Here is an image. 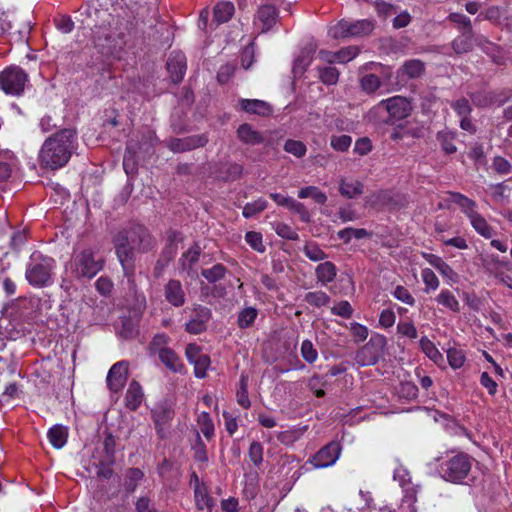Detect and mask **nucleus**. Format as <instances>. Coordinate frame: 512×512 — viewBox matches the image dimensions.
<instances>
[{"label":"nucleus","instance_id":"obj_1","mask_svg":"<svg viewBox=\"0 0 512 512\" xmlns=\"http://www.w3.org/2000/svg\"><path fill=\"white\" fill-rule=\"evenodd\" d=\"M78 146L77 132L64 128L49 136L39 151V163L42 167L56 170L65 166Z\"/></svg>","mask_w":512,"mask_h":512},{"label":"nucleus","instance_id":"obj_2","mask_svg":"<svg viewBox=\"0 0 512 512\" xmlns=\"http://www.w3.org/2000/svg\"><path fill=\"white\" fill-rule=\"evenodd\" d=\"M435 460L440 476L451 483H462L472 469L473 458L462 451H446Z\"/></svg>","mask_w":512,"mask_h":512},{"label":"nucleus","instance_id":"obj_3","mask_svg":"<svg viewBox=\"0 0 512 512\" xmlns=\"http://www.w3.org/2000/svg\"><path fill=\"white\" fill-rule=\"evenodd\" d=\"M56 261L40 252H33L26 265L25 278L35 288H43L52 284Z\"/></svg>","mask_w":512,"mask_h":512},{"label":"nucleus","instance_id":"obj_4","mask_svg":"<svg viewBox=\"0 0 512 512\" xmlns=\"http://www.w3.org/2000/svg\"><path fill=\"white\" fill-rule=\"evenodd\" d=\"M103 265L104 261L99 255L85 248L74 251L65 267L76 279L81 280L94 278L103 269Z\"/></svg>","mask_w":512,"mask_h":512},{"label":"nucleus","instance_id":"obj_5","mask_svg":"<svg viewBox=\"0 0 512 512\" xmlns=\"http://www.w3.org/2000/svg\"><path fill=\"white\" fill-rule=\"evenodd\" d=\"M374 28L372 21L363 19L357 21L341 20L330 27L328 33L334 39L347 37H363L369 35Z\"/></svg>","mask_w":512,"mask_h":512},{"label":"nucleus","instance_id":"obj_6","mask_svg":"<svg viewBox=\"0 0 512 512\" xmlns=\"http://www.w3.org/2000/svg\"><path fill=\"white\" fill-rule=\"evenodd\" d=\"M28 82L27 73L18 66H10L0 73V88L13 96L23 94Z\"/></svg>","mask_w":512,"mask_h":512},{"label":"nucleus","instance_id":"obj_7","mask_svg":"<svg viewBox=\"0 0 512 512\" xmlns=\"http://www.w3.org/2000/svg\"><path fill=\"white\" fill-rule=\"evenodd\" d=\"M387 344L383 335H372L369 341L357 351L355 361L360 366L375 365L383 354Z\"/></svg>","mask_w":512,"mask_h":512},{"label":"nucleus","instance_id":"obj_8","mask_svg":"<svg viewBox=\"0 0 512 512\" xmlns=\"http://www.w3.org/2000/svg\"><path fill=\"white\" fill-rule=\"evenodd\" d=\"M341 453V446L338 442L332 441L322 447L310 460L314 468H326L336 463Z\"/></svg>","mask_w":512,"mask_h":512},{"label":"nucleus","instance_id":"obj_9","mask_svg":"<svg viewBox=\"0 0 512 512\" xmlns=\"http://www.w3.org/2000/svg\"><path fill=\"white\" fill-rule=\"evenodd\" d=\"M211 318L212 312L208 307L195 305L190 320L185 324V331L189 334H200L207 329V324Z\"/></svg>","mask_w":512,"mask_h":512},{"label":"nucleus","instance_id":"obj_10","mask_svg":"<svg viewBox=\"0 0 512 512\" xmlns=\"http://www.w3.org/2000/svg\"><path fill=\"white\" fill-rule=\"evenodd\" d=\"M378 106L387 110L391 120H402L408 117L412 110L410 102L401 96L384 99Z\"/></svg>","mask_w":512,"mask_h":512},{"label":"nucleus","instance_id":"obj_11","mask_svg":"<svg viewBox=\"0 0 512 512\" xmlns=\"http://www.w3.org/2000/svg\"><path fill=\"white\" fill-rule=\"evenodd\" d=\"M207 143L206 134H198L184 138H171L167 141V147L174 153H182L204 147Z\"/></svg>","mask_w":512,"mask_h":512},{"label":"nucleus","instance_id":"obj_12","mask_svg":"<svg viewBox=\"0 0 512 512\" xmlns=\"http://www.w3.org/2000/svg\"><path fill=\"white\" fill-rule=\"evenodd\" d=\"M128 377V363L119 361L112 365L107 374V386L115 393H118L124 387Z\"/></svg>","mask_w":512,"mask_h":512},{"label":"nucleus","instance_id":"obj_13","mask_svg":"<svg viewBox=\"0 0 512 512\" xmlns=\"http://www.w3.org/2000/svg\"><path fill=\"white\" fill-rule=\"evenodd\" d=\"M187 69L186 56L181 51H172L167 60V70L174 83L183 80Z\"/></svg>","mask_w":512,"mask_h":512},{"label":"nucleus","instance_id":"obj_14","mask_svg":"<svg viewBox=\"0 0 512 512\" xmlns=\"http://www.w3.org/2000/svg\"><path fill=\"white\" fill-rule=\"evenodd\" d=\"M127 238L138 252H146L154 247V239L143 226L137 225L133 227L128 232Z\"/></svg>","mask_w":512,"mask_h":512},{"label":"nucleus","instance_id":"obj_15","mask_svg":"<svg viewBox=\"0 0 512 512\" xmlns=\"http://www.w3.org/2000/svg\"><path fill=\"white\" fill-rule=\"evenodd\" d=\"M136 251L130 240L126 237L125 241L116 247L117 257L122 265L124 275L131 278L134 275L133 255Z\"/></svg>","mask_w":512,"mask_h":512},{"label":"nucleus","instance_id":"obj_16","mask_svg":"<svg viewBox=\"0 0 512 512\" xmlns=\"http://www.w3.org/2000/svg\"><path fill=\"white\" fill-rule=\"evenodd\" d=\"M115 46L122 47L127 45L136 34L135 23L131 20H120L114 28Z\"/></svg>","mask_w":512,"mask_h":512},{"label":"nucleus","instance_id":"obj_17","mask_svg":"<svg viewBox=\"0 0 512 512\" xmlns=\"http://www.w3.org/2000/svg\"><path fill=\"white\" fill-rule=\"evenodd\" d=\"M166 301L174 307H181L185 304L186 295L179 280L170 279L164 286Z\"/></svg>","mask_w":512,"mask_h":512},{"label":"nucleus","instance_id":"obj_18","mask_svg":"<svg viewBox=\"0 0 512 512\" xmlns=\"http://www.w3.org/2000/svg\"><path fill=\"white\" fill-rule=\"evenodd\" d=\"M277 18L278 12L276 7L266 4L258 9L255 25L261 30V32H267L276 23Z\"/></svg>","mask_w":512,"mask_h":512},{"label":"nucleus","instance_id":"obj_19","mask_svg":"<svg viewBox=\"0 0 512 512\" xmlns=\"http://www.w3.org/2000/svg\"><path fill=\"white\" fill-rule=\"evenodd\" d=\"M144 400V392L140 383L132 380L125 393V406L131 411L137 410Z\"/></svg>","mask_w":512,"mask_h":512},{"label":"nucleus","instance_id":"obj_20","mask_svg":"<svg viewBox=\"0 0 512 512\" xmlns=\"http://www.w3.org/2000/svg\"><path fill=\"white\" fill-rule=\"evenodd\" d=\"M423 258L449 281L454 283L458 281L457 273L441 257L431 253H423Z\"/></svg>","mask_w":512,"mask_h":512},{"label":"nucleus","instance_id":"obj_21","mask_svg":"<svg viewBox=\"0 0 512 512\" xmlns=\"http://www.w3.org/2000/svg\"><path fill=\"white\" fill-rule=\"evenodd\" d=\"M364 185L362 182L352 178H341L339 181L340 194L348 199H353L363 193Z\"/></svg>","mask_w":512,"mask_h":512},{"label":"nucleus","instance_id":"obj_22","mask_svg":"<svg viewBox=\"0 0 512 512\" xmlns=\"http://www.w3.org/2000/svg\"><path fill=\"white\" fill-rule=\"evenodd\" d=\"M237 137L247 145H258L264 142L262 134L253 129L250 124H241L237 129Z\"/></svg>","mask_w":512,"mask_h":512},{"label":"nucleus","instance_id":"obj_23","mask_svg":"<svg viewBox=\"0 0 512 512\" xmlns=\"http://www.w3.org/2000/svg\"><path fill=\"white\" fill-rule=\"evenodd\" d=\"M242 110L249 114L265 116L271 113L270 105L258 99H241L239 101Z\"/></svg>","mask_w":512,"mask_h":512},{"label":"nucleus","instance_id":"obj_24","mask_svg":"<svg viewBox=\"0 0 512 512\" xmlns=\"http://www.w3.org/2000/svg\"><path fill=\"white\" fill-rule=\"evenodd\" d=\"M160 361L171 371L181 372L183 363L178 355L170 348H160L158 350Z\"/></svg>","mask_w":512,"mask_h":512},{"label":"nucleus","instance_id":"obj_25","mask_svg":"<svg viewBox=\"0 0 512 512\" xmlns=\"http://www.w3.org/2000/svg\"><path fill=\"white\" fill-rule=\"evenodd\" d=\"M235 11L234 4L229 1L218 2L213 9V21L217 25L226 23L231 19Z\"/></svg>","mask_w":512,"mask_h":512},{"label":"nucleus","instance_id":"obj_26","mask_svg":"<svg viewBox=\"0 0 512 512\" xmlns=\"http://www.w3.org/2000/svg\"><path fill=\"white\" fill-rule=\"evenodd\" d=\"M451 46L456 54H465L472 51L473 31H464L452 41Z\"/></svg>","mask_w":512,"mask_h":512},{"label":"nucleus","instance_id":"obj_27","mask_svg":"<svg viewBox=\"0 0 512 512\" xmlns=\"http://www.w3.org/2000/svg\"><path fill=\"white\" fill-rule=\"evenodd\" d=\"M315 274L317 280L321 282L322 285H326L335 279L337 269L332 262L325 261L316 267Z\"/></svg>","mask_w":512,"mask_h":512},{"label":"nucleus","instance_id":"obj_28","mask_svg":"<svg viewBox=\"0 0 512 512\" xmlns=\"http://www.w3.org/2000/svg\"><path fill=\"white\" fill-rule=\"evenodd\" d=\"M47 436L51 445L56 449H60L67 442L68 431L65 426L57 424L49 429Z\"/></svg>","mask_w":512,"mask_h":512},{"label":"nucleus","instance_id":"obj_29","mask_svg":"<svg viewBox=\"0 0 512 512\" xmlns=\"http://www.w3.org/2000/svg\"><path fill=\"white\" fill-rule=\"evenodd\" d=\"M425 71V64L419 59H411L402 65L400 73L410 79L420 77Z\"/></svg>","mask_w":512,"mask_h":512},{"label":"nucleus","instance_id":"obj_30","mask_svg":"<svg viewBox=\"0 0 512 512\" xmlns=\"http://www.w3.org/2000/svg\"><path fill=\"white\" fill-rule=\"evenodd\" d=\"M469 220L475 231L482 237L489 239L493 236V228L487 223L486 219L482 217L478 212L470 215Z\"/></svg>","mask_w":512,"mask_h":512},{"label":"nucleus","instance_id":"obj_31","mask_svg":"<svg viewBox=\"0 0 512 512\" xmlns=\"http://www.w3.org/2000/svg\"><path fill=\"white\" fill-rule=\"evenodd\" d=\"M200 254L201 249L199 246L195 245L189 248L179 260L181 268L190 274L195 264L199 261Z\"/></svg>","mask_w":512,"mask_h":512},{"label":"nucleus","instance_id":"obj_32","mask_svg":"<svg viewBox=\"0 0 512 512\" xmlns=\"http://www.w3.org/2000/svg\"><path fill=\"white\" fill-rule=\"evenodd\" d=\"M312 62V50L304 49L300 52V54L296 57L293 63V74L295 77H301L305 72L306 68Z\"/></svg>","mask_w":512,"mask_h":512},{"label":"nucleus","instance_id":"obj_33","mask_svg":"<svg viewBox=\"0 0 512 512\" xmlns=\"http://www.w3.org/2000/svg\"><path fill=\"white\" fill-rule=\"evenodd\" d=\"M419 345L422 352L434 363L439 364L443 360V355L427 336L421 337Z\"/></svg>","mask_w":512,"mask_h":512},{"label":"nucleus","instance_id":"obj_34","mask_svg":"<svg viewBox=\"0 0 512 512\" xmlns=\"http://www.w3.org/2000/svg\"><path fill=\"white\" fill-rule=\"evenodd\" d=\"M416 494L417 491L415 488H407L398 508L389 510L388 512H417L415 508L417 500Z\"/></svg>","mask_w":512,"mask_h":512},{"label":"nucleus","instance_id":"obj_35","mask_svg":"<svg viewBox=\"0 0 512 512\" xmlns=\"http://www.w3.org/2000/svg\"><path fill=\"white\" fill-rule=\"evenodd\" d=\"M436 302L439 305H442L443 307L449 309L452 312H459L460 311V303L455 297V295L447 290L443 289L436 297Z\"/></svg>","mask_w":512,"mask_h":512},{"label":"nucleus","instance_id":"obj_36","mask_svg":"<svg viewBox=\"0 0 512 512\" xmlns=\"http://www.w3.org/2000/svg\"><path fill=\"white\" fill-rule=\"evenodd\" d=\"M197 425L203 436L209 441L215 435V427L211 416L207 412H201L197 417Z\"/></svg>","mask_w":512,"mask_h":512},{"label":"nucleus","instance_id":"obj_37","mask_svg":"<svg viewBox=\"0 0 512 512\" xmlns=\"http://www.w3.org/2000/svg\"><path fill=\"white\" fill-rule=\"evenodd\" d=\"M298 197L300 199L312 198L317 204L321 205L325 204L328 199L327 195L316 186H307L301 188L298 191Z\"/></svg>","mask_w":512,"mask_h":512},{"label":"nucleus","instance_id":"obj_38","mask_svg":"<svg viewBox=\"0 0 512 512\" xmlns=\"http://www.w3.org/2000/svg\"><path fill=\"white\" fill-rule=\"evenodd\" d=\"M455 139V132L443 131L437 134V140L440 142L441 148L446 154H453L457 151V147L454 144Z\"/></svg>","mask_w":512,"mask_h":512},{"label":"nucleus","instance_id":"obj_39","mask_svg":"<svg viewBox=\"0 0 512 512\" xmlns=\"http://www.w3.org/2000/svg\"><path fill=\"white\" fill-rule=\"evenodd\" d=\"M258 315V311L254 307H246L238 314L237 323L241 329L248 328L253 325Z\"/></svg>","mask_w":512,"mask_h":512},{"label":"nucleus","instance_id":"obj_40","mask_svg":"<svg viewBox=\"0 0 512 512\" xmlns=\"http://www.w3.org/2000/svg\"><path fill=\"white\" fill-rule=\"evenodd\" d=\"M452 201L459 205L465 215L469 218L470 215L475 214L477 211L475 209L476 203L469 199L468 197L460 194V193H451Z\"/></svg>","mask_w":512,"mask_h":512},{"label":"nucleus","instance_id":"obj_41","mask_svg":"<svg viewBox=\"0 0 512 512\" xmlns=\"http://www.w3.org/2000/svg\"><path fill=\"white\" fill-rule=\"evenodd\" d=\"M143 477L144 473L139 468L128 469L125 474V489L128 492H134Z\"/></svg>","mask_w":512,"mask_h":512},{"label":"nucleus","instance_id":"obj_42","mask_svg":"<svg viewBox=\"0 0 512 512\" xmlns=\"http://www.w3.org/2000/svg\"><path fill=\"white\" fill-rule=\"evenodd\" d=\"M337 236L345 243H348L352 238L362 239L369 236V233L366 229L363 228L347 227L345 229L338 231Z\"/></svg>","mask_w":512,"mask_h":512},{"label":"nucleus","instance_id":"obj_43","mask_svg":"<svg viewBox=\"0 0 512 512\" xmlns=\"http://www.w3.org/2000/svg\"><path fill=\"white\" fill-rule=\"evenodd\" d=\"M283 149L285 152H287L297 158L304 157L307 152L306 145L302 141L294 140V139L286 140V142L284 143Z\"/></svg>","mask_w":512,"mask_h":512},{"label":"nucleus","instance_id":"obj_44","mask_svg":"<svg viewBox=\"0 0 512 512\" xmlns=\"http://www.w3.org/2000/svg\"><path fill=\"white\" fill-rule=\"evenodd\" d=\"M305 256L314 262H319L327 258L325 252L315 242H308L303 247Z\"/></svg>","mask_w":512,"mask_h":512},{"label":"nucleus","instance_id":"obj_45","mask_svg":"<svg viewBox=\"0 0 512 512\" xmlns=\"http://www.w3.org/2000/svg\"><path fill=\"white\" fill-rule=\"evenodd\" d=\"M226 271L224 265L216 264L209 269H203L201 274L208 282L215 283L224 278Z\"/></svg>","mask_w":512,"mask_h":512},{"label":"nucleus","instance_id":"obj_46","mask_svg":"<svg viewBox=\"0 0 512 512\" xmlns=\"http://www.w3.org/2000/svg\"><path fill=\"white\" fill-rule=\"evenodd\" d=\"M267 205H268V203L265 199L259 198L251 203H247L243 207L242 215L247 219L252 218L256 214L265 210L267 208Z\"/></svg>","mask_w":512,"mask_h":512},{"label":"nucleus","instance_id":"obj_47","mask_svg":"<svg viewBox=\"0 0 512 512\" xmlns=\"http://www.w3.org/2000/svg\"><path fill=\"white\" fill-rule=\"evenodd\" d=\"M304 300L311 306L323 307L329 303L330 297L325 292L319 290L308 292Z\"/></svg>","mask_w":512,"mask_h":512},{"label":"nucleus","instance_id":"obj_48","mask_svg":"<svg viewBox=\"0 0 512 512\" xmlns=\"http://www.w3.org/2000/svg\"><path fill=\"white\" fill-rule=\"evenodd\" d=\"M195 502L200 510L205 508L211 510L213 500L209 497L207 489L204 486H197L195 489Z\"/></svg>","mask_w":512,"mask_h":512},{"label":"nucleus","instance_id":"obj_49","mask_svg":"<svg viewBox=\"0 0 512 512\" xmlns=\"http://www.w3.org/2000/svg\"><path fill=\"white\" fill-rule=\"evenodd\" d=\"M447 359L451 368L459 369L464 365L466 356L462 349L449 348L447 350Z\"/></svg>","mask_w":512,"mask_h":512},{"label":"nucleus","instance_id":"obj_50","mask_svg":"<svg viewBox=\"0 0 512 512\" xmlns=\"http://www.w3.org/2000/svg\"><path fill=\"white\" fill-rule=\"evenodd\" d=\"M240 387L237 391L236 397H237V403L242 406L243 408L247 409L250 407L251 402L248 397V379L246 376L241 375L240 378Z\"/></svg>","mask_w":512,"mask_h":512},{"label":"nucleus","instance_id":"obj_51","mask_svg":"<svg viewBox=\"0 0 512 512\" xmlns=\"http://www.w3.org/2000/svg\"><path fill=\"white\" fill-rule=\"evenodd\" d=\"M327 385V380L324 376L313 375L308 381V387L317 397L325 395L324 387Z\"/></svg>","mask_w":512,"mask_h":512},{"label":"nucleus","instance_id":"obj_52","mask_svg":"<svg viewBox=\"0 0 512 512\" xmlns=\"http://www.w3.org/2000/svg\"><path fill=\"white\" fill-rule=\"evenodd\" d=\"M451 108L456 112V114L460 118L470 116L472 112V107L470 105L469 100L464 97L452 101Z\"/></svg>","mask_w":512,"mask_h":512},{"label":"nucleus","instance_id":"obj_53","mask_svg":"<svg viewBox=\"0 0 512 512\" xmlns=\"http://www.w3.org/2000/svg\"><path fill=\"white\" fill-rule=\"evenodd\" d=\"M245 240L253 250L259 253H263L265 251V246L263 244V237L261 233L249 231L245 235Z\"/></svg>","mask_w":512,"mask_h":512},{"label":"nucleus","instance_id":"obj_54","mask_svg":"<svg viewBox=\"0 0 512 512\" xmlns=\"http://www.w3.org/2000/svg\"><path fill=\"white\" fill-rule=\"evenodd\" d=\"M360 85L366 93H374L380 87V80L375 74H366L360 79Z\"/></svg>","mask_w":512,"mask_h":512},{"label":"nucleus","instance_id":"obj_55","mask_svg":"<svg viewBox=\"0 0 512 512\" xmlns=\"http://www.w3.org/2000/svg\"><path fill=\"white\" fill-rule=\"evenodd\" d=\"M152 416H153V420H154V423H155V426H156L158 432H160L161 427L164 424H166L169 421V419L171 418L170 411L163 406L156 407L152 411Z\"/></svg>","mask_w":512,"mask_h":512},{"label":"nucleus","instance_id":"obj_56","mask_svg":"<svg viewBox=\"0 0 512 512\" xmlns=\"http://www.w3.org/2000/svg\"><path fill=\"white\" fill-rule=\"evenodd\" d=\"M352 143V138L349 135H333L331 137V147L340 152H345L349 149Z\"/></svg>","mask_w":512,"mask_h":512},{"label":"nucleus","instance_id":"obj_57","mask_svg":"<svg viewBox=\"0 0 512 512\" xmlns=\"http://www.w3.org/2000/svg\"><path fill=\"white\" fill-rule=\"evenodd\" d=\"M115 446L116 441L112 434H107L103 441V450L105 453V458L107 459L108 464H113L115 461Z\"/></svg>","mask_w":512,"mask_h":512},{"label":"nucleus","instance_id":"obj_58","mask_svg":"<svg viewBox=\"0 0 512 512\" xmlns=\"http://www.w3.org/2000/svg\"><path fill=\"white\" fill-rule=\"evenodd\" d=\"M191 364L194 366L195 376L202 379L206 376L208 367L210 366V358L208 355L204 354Z\"/></svg>","mask_w":512,"mask_h":512},{"label":"nucleus","instance_id":"obj_59","mask_svg":"<svg viewBox=\"0 0 512 512\" xmlns=\"http://www.w3.org/2000/svg\"><path fill=\"white\" fill-rule=\"evenodd\" d=\"M287 209L299 215V218L302 222L307 223L310 221V213L303 203L292 198Z\"/></svg>","mask_w":512,"mask_h":512},{"label":"nucleus","instance_id":"obj_60","mask_svg":"<svg viewBox=\"0 0 512 512\" xmlns=\"http://www.w3.org/2000/svg\"><path fill=\"white\" fill-rule=\"evenodd\" d=\"M321 81L326 85H334L339 78V71L335 67H325L319 69Z\"/></svg>","mask_w":512,"mask_h":512},{"label":"nucleus","instance_id":"obj_61","mask_svg":"<svg viewBox=\"0 0 512 512\" xmlns=\"http://www.w3.org/2000/svg\"><path fill=\"white\" fill-rule=\"evenodd\" d=\"M301 356L308 363H314L318 358V352L310 340H304L301 344Z\"/></svg>","mask_w":512,"mask_h":512},{"label":"nucleus","instance_id":"obj_62","mask_svg":"<svg viewBox=\"0 0 512 512\" xmlns=\"http://www.w3.org/2000/svg\"><path fill=\"white\" fill-rule=\"evenodd\" d=\"M421 277L426 286V292H429V290H436L439 287V280L431 269L424 268L421 271Z\"/></svg>","mask_w":512,"mask_h":512},{"label":"nucleus","instance_id":"obj_63","mask_svg":"<svg viewBox=\"0 0 512 512\" xmlns=\"http://www.w3.org/2000/svg\"><path fill=\"white\" fill-rule=\"evenodd\" d=\"M397 333L409 339H416L417 329L412 321H401L397 325Z\"/></svg>","mask_w":512,"mask_h":512},{"label":"nucleus","instance_id":"obj_64","mask_svg":"<svg viewBox=\"0 0 512 512\" xmlns=\"http://www.w3.org/2000/svg\"><path fill=\"white\" fill-rule=\"evenodd\" d=\"M359 53L356 46H348L336 52L337 63H346L353 60Z\"/></svg>","mask_w":512,"mask_h":512}]
</instances>
